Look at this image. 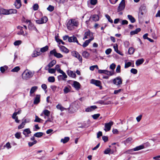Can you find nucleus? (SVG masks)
I'll return each instance as SVG.
<instances>
[{
    "mask_svg": "<svg viewBox=\"0 0 160 160\" xmlns=\"http://www.w3.org/2000/svg\"><path fill=\"white\" fill-rule=\"evenodd\" d=\"M34 72L28 69L25 70L22 74V78L24 80H28L32 78L34 74Z\"/></svg>",
    "mask_w": 160,
    "mask_h": 160,
    "instance_id": "obj_1",
    "label": "nucleus"
},
{
    "mask_svg": "<svg viewBox=\"0 0 160 160\" xmlns=\"http://www.w3.org/2000/svg\"><path fill=\"white\" fill-rule=\"evenodd\" d=\"M78 25V21L73 19L70 20L67 24L68 28L69 30H72L74 28V26L77 27Z\"/></svg>",
    "mask_w": 160,
    "mask_h": 160,
    "instance_id": "obj_2",
    "label": "nucleus"
},
{
    "mask_svg": "<svg viewBox=\"0 0 160 160\" xmlns=\"http://www.w3.org/2000/svg\"><path fill=\"white\" fill-rule=\"evenodd\" d=\"M17 10L15 9H5L3 8L0 9V12L1 14L8 15L12 13H16Z\"/></svg>",
    "mask_w": 160,
    "mask_h": 160,
    "instance_id": "obj_3",
    "label": "nucleus"
},
{
    "mask_svg": "<svg viewBox=\"0 0 160 160\" xmlns=\"http://www.w3.org/2000/svg\"><path fill=\"white\" fill-rule=\"evenodd\" d=\"M112 82L114 84L116 85L118 87L122 84V80L121 77H118L113 79Z\"/></svg>",
    "mask_w": 160,
    "mask_h": 160,
    "instance_id": "obj_4",
    "label": "nucleus"
},
{
    "mask_svg": "<svg viewBox=\"0 0 160 160\" xmlns=\"http://www.w3.org/2000/svg\"><path fill=\"white\" fill-rule=\"evenodd\" d=\"M71 55L77 58L79 61L82 62V58L80 54L77 51H72L71 52Z\"/></svg>",
    "mask_w": 160,
    "mask_h": 160,
    "instance_id": "obj_5",
    "label": "nucleus"
},
{
    "mask_svg": "<svg viewBox=\"0 0 160 160\" xmlns=\"http://www.w3.org/2000/svg\"><path fill=\"white\" fill-rule=\"evenodd\" d=\"M77 110V108L75 102L72 103L69 108V111L71 113H74Z\"/></svg>",
    "mask_w": 160,
    "mask_h": 160,
    "instance_id": "obj_6",
    "label": "nucleus"
},
{
    "mask_svg": "<svg viewBox=\"0 0 160 160\" xmlns=\"http://www.w3.org/2000/svg\"><path fill=\"white\" fill-rule=\"evenodd\" d=\"M113 124V122L110 121L109 122L105 124V128L104 130L106 132L110 130L111 126Z\"/></svg>",
    "mask_w": 160,
    "mask_h": 160,
    "instance_id": "obj_7",
    "label": "nucleus"
},
{
    "mask_svg": "<svg viewBox=\"0 0 160 160\" xmlns=\"http://www.w3.org/2000/svg\"><path fill=\"white\" fill-rule=\"evenodd\" d=\"M144 146L143 145H140L139 146H137L132 149L128 150V151H126L125 152V153H130L131 151H138L144 148Z\"/></svg>",
    "mask_w": 160,
    "mask_h": 160,
    "instance_id": "obj_8",
    "label": "nucleus"
},
{
    "mask_svg": "<svg viewBox=\"0 0 160 160\" xmlns=\"http://www.w3.org/2000/svg\"><path fill=\"white\" fill-rule=\"evenodd\" d=\"M125 7V2L123 1H121L119 4L118 8V12L122 11L124 9Z\"/></svg>",
    "mask_w": 160,
    "mask_h": 160,
    "instance_id": "obj_9",
    "label": "nucleus"
},
{
    "mask_svg": "<svg viewBox=\"0 0 160 160\" xmlns=\"http://www.w3.org/2000/svg\"><path fill=\"white\" fill-rule=\"evenodd\" d=\"M92 32H91L89 30H88L84 33L83 39H86L89 38H92Z\"/></svg>",
    "mask_w": 160,
    "mask_h": 160,
    "instance_id": "obj_10",
    "label": "nucleus"
},
{
    "mask_svg": "<svg viewBox=\"0 0 160 160\" xmlns=\"http://www.w3.org/2000/svg\"><path fill=\"white\" fill-rule=\"evenodd\" d=\"M68 42H76L78 44H81L78 42L76 37L73 36L68 38Z\"/></svg>",
    "mask_w": 160,
    "mask_h": 160,
    "instance_id": "obj_11",
    "label": "nucleus"
},
{
    "mask_svg": "<svg viewBox=\"0 0 160 160\" xmlns=\"http://www.w3.org/2000/svg\"><path fill=\"white\" fill-rule=\"evenodd\" d=\"M72 86L76 90H78L80 88L81 85L79 82H78L74 81Z\"/></svg>",
    "mask_w": 160,
    "mask_h": 160,
    "instance_id": "obj_12",
    "label": "nucleus"
},
{
    "mask_svg": "<svg viewBox=\"0 0 160 160\" xmlns=\"http://www.w3.org/2000/svg\"><path fill=\"white\" fill-rule=\"evenodd\" d=\"M91 83L97 86H101V82L100 81L92 79L91 80Z\"/></svg>",
    "mask_w": 160,
    "mask_h": 160,
    "instance_id": "obj_13",
    "label": "nucleus"
},
{
    "mask_svg": "<svg viewBox=\"0 0 160 160\" xmlns=\"http://www.w3.org/2000/svg\"><path fill=\"white\" fill-rule=\"evenodd\" d=\"M59 73L62 74V75H59L58 77H60L63 80H65L67 78V76L66 73L62 70H59Z\"/></svg>",
    "mask_w": 160,
    "mask_h": 160,
    "instance_id": "obj_14",
    "label": "nucleus"
},
{
    "mask_svg": "<svg viewBox=\"0 0 160 160\" xmlns=\"http://www.w3.org/2000/svg\"><path fill=\"white\" fill-rule=\"evenodd\" d=\"M60 50L62 52L67 53L69 52V50L65 47L62 45H60L59 46Z\"/></svg>",
    "mask_w": 160,
    "mask_h": 160,
    "instance_id": "obj_15",
    "label": "nucleus"
},
{
    "mask_svg": "<svg viewBox=\"0 0 160 160\" xmlns=\"http://www.w3.org/2000/svg\"><path fill=\"white\" fill-rule=\"evenodd\" d=\"M31 133V132L29 128L25 129L23 132V134L25 136V137H28V135Z\"/></svg>",
    "mask_w": 160,
    "mask_h": 160,
    "instance_id": "obj_16",
    "label": "nucleus"
},
{
    "mask_svg": "<svg viewBox=\"0 0 160 160\" xmlns=\"http://www.w3.org/2000/svg\"><path fill=\"white\" fill-rule=\"evenodd\" d=\"M97 108V107L96 106H92L90 107L87 108H86L85 111L86 112H92L95 109Z\"/></svg>",
    "mask_w": 160,
    "mask_h": 160,
    "instance_id": "obj_17",
    "label": "nucleus"
},
{
    "mask_svg": "<svg viewBox=\"0 0 160 160\" xmlns=\"http://www.w3.org/2000/svg\"><path fill=\"white\" fill-rule=\"evenodd\" d=\"M40 95H37L34 100L33 103L35 104H38L40 102Z\"/></svg>",
    "mask_w": 160,
    "mask_h": 160,
    "instance_id": "obj_18",
    "label": "nucleus"
},
{
    "mask_svg": "<svg viewBox=\"0 0 160 160\" xmlns=\"http://www.w3.org/2000/svg\"><path fill=\"white\" fill-rule=\"evenodd\" d=\"M94 39L93 38H90L88 40H86L83 43L82 45V47L83 48L86 47L89 44V43Z\"/></svg>",
    "mask_w": 160,
    "mask_h": 160,
    "instance_id": "obj_19",
    "label": "nucleus"
},
{
    "mask_svg": "<svg viewBox=\"0 0 160 160\" xmlns=\"http://www.w3.org/2000/svg\"><path fill=\"white\" fill-rule=\"evenodd\" d=\"M14 5L17 8H20L21 6L20 0H16V2L14 3Z\"/></svg>",
    "mask_w": 160,
    "mask_h": 160,
    "instance_id": "obj_20",
    "label": "nucleus"
},
{
    "mask_svg": "<svg viewBox=\"0 0 160 160\" xmlns=\"http://www.w3.org/2000/svg\"><path fill=\"white\" fill-rule=\"evenodd\" d=\"M23 27L20 26H18L17 28L20 30L19 32H18V34L19 35H22L24 36L27 35V33H26L25 34H24V32L22 29Z\"/></svg>",
    "mask_w": 160,
    "mask_h": 160,
    "instance_id": "obj_21",
    "label": "nucleus"
},
{
    "mask_svg": "<svg viewBox=\"0 0 160 160\" xmlns=\"http://www.w3.org/2000/svg\"><path fill=\"white\" fill-rule=\"evenodd\" d=\"M56 61L55 60H52L50 62L48 66L45 67V69L46 70H47V67H48L49 68H51L54 65L56 64Z\"/></svg>",
    "mask_w": 160,
    "mask_h": 160,
    "instance_id": "obj_22",
    "label": "nucleus"
},
{
    "mask_svg": "<svg viewBox=\"0 0 160 160\" xmlns=\"http://www.w3.org/2000/svg\"><path fill=\"white\" fill-rule=\"evenodd\" d=\"M29 122V121L28 122H26V119L24 120V121H23L22 123L19 125L18 126V129H20L23 128L24 127V126L25 125L26 123Z\"/></svg>",
    "mask_w": 160,
    "mask_h": 160,
    "instance_id": "obj_23",
    "label": "nucleus"
},
{
    "mask_svg": "<svg viewBox=\"0 0 160 160\" xmlns=\"http://www.w3.org/2000/svg\"><path fill=\"white\" fill-rule=\"evenodd\" d=\"M67 74L70 77L73 78H75L76 77V74L73 71H67Z\"/></svg>",
    "mask_w": 160,
    "mask_h": 160,
    "instance_id": "obj_24",
    "label": "nucleus"
},
{
    "mask_svg": "<svg viewBox=\"0 0 160 160\" xmlns=\"http://www.w3.org/2000/svg\"><path fill=\"white\" fill-rule=\"evenodd\" d=\"M144 60L143 58L139 59L136 62V64L137 66H138L142 64L144 62Z\"/></svg>",
    "mask_w": 160,
    "mask_h": 160,
    "instance_id": "obj_25",
    "label": "nucleus"
},
{
    "mask_svg": "<svg viewBox=\"0 0 160 160\" xmlns=\"http://www.w3.org/2000/svg\"><path fill=\"white\" fill-rule=\"evenodd\" d=\"M71 87L68 86V87H65L63 89L64 93L66 94L70 92L71 91Z\"/></svg>",
    "mask_w": 160,
    "mask_h": 160,
    "instance_id": "obj_26",
    "label": "nucleus"
},
{
    "mask_svg": "<svg viewBox=\"0 0 160 160\" xmlns=\"http://www.w3.org/2000/svg\"><path fill=\"white\" fill-rule=\"evenodd\" d=\"M91 19H92L93 21L96 22L99 20V17L98 15H94L91 18Z\"/></svg>",
    "mask_w": 160,
    "mask_h": 160,
    "instance_id": "obj_27",
    "label": "nucleus"
},
{
    "mask_svg": "<svg viewBox=\"0 0 160 160\" xmlns=\"http://www.w3.org/2000/svg\"><path fill=\"white\" fill-rule=\"evenodd\" d=\"M141 29L140 28H137L135 30L132 31L130 32L131 35H133L137 34L138 32L140 31Z\"/></svg>",
    "mask_w": 160,
    "mask_h": 160,
    "instance_id": "obj_28",
    "label": "nucleus"
},
{
    "mask_svg": "<svg viewBox=\"0 0 160 160\" xmlns=\"http://www.w3.org/2000/svg\"><path fill=\"white\" fill-rule=\"evenodd\" d=\"M128 18L132 23H134L135 22V19L132 15H128Z\"/></svg>",
    "mask_w": 160,
    "mask_h": 160,
    "instance_id": "obj_29",
    "label": "nucleus"
},
{
    "mask_svg": "<svg viewBox=\"0 0 160 160\" xmlns=\"http://www.w3.org/2000/svg\"><path fill=\"white\" fill-rule=\"evenodd\" d=\"M97 2V0H90L89 1H88V5H89V3L91 5H95Z\"/></svg>",
    "mask_w": 160,
    "mask_h": 160,
    "instance_id": "obj_30",
    "label": "nucleus"
},
{
    "mask_svg": "<svg viewBox=\"0 0 160 160\" xmlns=\"http://www.w3.org/2000/svg\"><path fill=\"white\" fill-rule=\"evenodd\" d=\"M38 88V87L36 86L32 87L30 91V94L33 93L37 90Z\"/></svg>",
    "mask_w": 160,
    "mask_h": 160,
    "instance_id": "obj_31",
    "label": "nucleus"
},
{
    "mask_svg": "<svg viewBox=\"0 0 160 160\" xmlns=\"http://www.w3.org/2000/svg\"><path fill=\"white\" fill-rule=\"evenodd\" d=\"M69 140V138L68 137H65L64 139H62L61 141L63 143H65L68 142Z\"/></svg>",
    "mask_w": 160,
    "mask_h": 160,
    "instance_id": "obj_32",
    "label": "nucleus"
},
{
    "mask_svg": "<svg viewBox=\"0 0 160 160\" xmlns=\"http://www.w3.org/2000/svg\"><path fill=\"white\" fill-rule=\"evenodd\" d=\"M48 49V46H46L45 47H43L42 48H41L40 49V52H45L47 51Z\"/></svg>",
    "mask_w": 160,
    "mask_h": 160,
    "instance_id": "obj_33",
    "label": "nucleus"
},
{
    "mask_svg": "<svg viewBox=\"0 0 160 160\" xmlns=\"http://www.w3.org/2000/svg\"><path fill=\"white\" fill-rule=\"evenodd\" d=\"M82 56L85 58H87L89 56V54L87 51H84L82 53Z\"/></svg>",
    "mask_w": 160,
    "mask_h": 160,
    "instance_id": "obj_34",
    "label": "nucleus"
},
{
    "mask_svg": "<svg viewBox=\"0 0 160 160\" xmlns=\"http://www.w3.org/2000/svg\"><path fill=\"white\" fill-rule=\"evenodd\" d=\"M43 113L46 116L49 117L50 115V112L48 110H45L43 111Z\"/></svg>",
    "mask_w": 160,
    "mask_h": 160,
    "instance_id": "obj_35",
    "label": "nucleus"
},
{
    "mask_svg": "<svg viewBox=\"0 0 160 160\" xmlns=\"http://www.w3.org/2000/svg\"><path fill=\"white\" fill-rule=\"evenodd\" d=\"M43 135V133L42 132H38L34 134V136L38 138L41 137Z\"/></svg>",
    "mask_w": 160,
    "mask_h": 160,
    "instance_id": "obj_36",
    "label": "nucleus"
},
{
    "mask_svg": "<svg viewBox=\"0 0 160 160\" xmlns=\"http://www.w3.org/2000/svg\"><path fill=\"white\" fill-rule=\"evenodd\" d=\"M56 108L58 109H59L61 111H63L65 108L62 106L60 104H58L56 106Z\"/></svg>",
    "mask_w": 160,
    "mask_h": 160,
    "instance_id": "obj_37",
    "label": "nucleus"
},
{
    "mask_svg": "<svg viewBox=\"0 0 160 160\" xmlns=\"http://www.w3.org/2000/svg\"><path fill=\"white\" fill-rule=\"evenodd\" d=\"M41 21L42 22V24L46 23L48 21V18L44 16L42 18Z\"/></svg>",
    "mask_w": 160,
    "mask_h": 160,
    "instance_id": "obj_38",
    "label": "nucleus"
},
{
    "mask_svg": "<svg viewBox=\"0 0 160 160\" xmlns=\"http://www.w3.org/2000/svg\"><path fill=\"white\" fill-rule=\"evenodd\" d=\"M134 52V49L132 47L130 48L128 50V52L129 54H132Z\"/></svg>",
    "mask_w": 160,
    "mask_h": 160,
    "instance_id": "obj_39",
    "label": "nucleus"
},
{
    "mask_svg": "<svg viewBox=\"0 0 160 160\" xmlns=\"http://www.w3.org/2000/svg\"><path fill=\"white\" fill-rule=\"evenodd\" d=\"M20 68L18 67H16L11 70L12 72H18L20 70Z\"/></svg>",
    "mask_w": 160,
    "mask_h": 160,
    "instance_id": "obj_40",
    "label": "nucleus"
},
{
    "mask_svg": "<svg viewBox=\"0 0 160 160\" xmlns=\"http://www.w3.org/2000/svg\"><path fill=\"white\" fill-rule=\"evenodd\" d=\"M28 27V29L30 30L34 29V28H35V27L34 26L33 24L32 23V22L29 23Z\"/></svg>",
    "mask_w": 160,
    "mask_h": 160,
    "instance_id": "obj_41",
    "label": "nucleus"
},
{
    "mask_svg": "<svg viewBox=\"0 0 160 160\" xmlns=\"http://www.w3.org/2000/svg\"><path fill=\"white\" fill-rule=\"evenodd\" d=\"M51 88L53 91H58L59 90L57 89L58 87L55 85H53L51 86Z\"/></svg>",
    "mask_w": 160,
    "mask_h": 160,
    "instance_id": "obj_42",
    "label": "nucleus"
},
{
    "mask_svg": "<svg viewBox=\"0 0 160 160\" xmlns=\"http://www.w3.org/2000/svg\"><path fill=\"white\" fill-rule=\"evenodd\" d=\"M15 136L16 138L18 139L20 138L21 137V133L20 132H17L15 134Z\"/></svg>",
    "mask_w": 160,
    "mask_h": 160,
    "instance_id": "obj_43",
    "label": "nucleus"
},
{
    "mask_svg": "<svg viewBox=\"0 0 160 160\" xmlns=\"http://www.w3.org/2000/svg\"><path fill=\"white\" fill-rule=\"evenodd\" d=\"M4 148H6L9 149L11 148V146L9 142L7 143L4 146Z\"/></svg>",
    "mask_w": 160,
    "mask_h": 160,
    "instance_id": "obj_44",
    "label": "nucleus"
},
{
    "mask_svg": "<svg viewBox=\"0 0 160 160\" xmlns=\"http://www.w3.org/2000/svg\"><path fill=\"white\" fill-rule=\"evenodd\" d=\"M48 80L50 82H54L55 81V78L54 77H49L48 79Z\"/></svg>",
    "mask_w": 160,
    "mask_h": 160,
    "instance_id": "obj_45",
    "label": "nucleus"
},
{
    "mask_svg": "<svg viewBox=\"0 0 160 160\" xmlns=\"http://www.w3.org/2000/svg\"><path fill=\"white\" fill-rule=\"evenodd\" d=\"M123 91V89H119L114 91L113 93L115 94H118L120 93L122 91Z\"/></svg>",
    "mask_w": 160,
    "mask_h": 160,
    "instance_id": "obj_46",
    "label": "nucleus"
},
{
    "mask_svg": "<svg viewBox=\"0 0 160 160\" xmlns=\"http://www.w3.org/2000/svg\"><path fill=\"white\" fill-rule=\"evenodd\" d=\"M47 9L48 11L50 12H52L54 9V7L53 6L50 5L47 8Z\"/></svg>",
    "mask_w": 160,
    "mask_h": 160,
    "instance_id": "obj_47",
    "label": "nucleus"
},
{
    "mask_svg": "<svg viewBox=\"0 0 160 160\" xmlns=\"http://www.w3.org/2000/svg\"><path fill=\"white\" fill-rule=\"evenodd\" d=\"M130 72L131 73L136 74L138 72V70L135 68H132L130 70Z\"/></svg>",
    "mask_w": 160,
    "mask_h": 160,
    "instance_id": "obj_48",
    "label": "nucleus"
},
{
    "mask_svg": "<svg viewBox=\"0 0 160 160\" xmlns=\"http://www.w3.org/2000/svg\"><path fill=\"white\" fill-rule=\"evenodd\" d=\"M57 52L55 49H54L53 50L51 51L50 52V55H53L54 56H55V55L57 53Z\"/></svg>",
    "mask_w": 160,
    "mask_h": 160,
    "instance_id": "obj_49",
    "label": "nucleus"
},
{
    "mask_svg": "<svg viewBox=\"0 0 160 160\" xmlns=\"http://www.w3.org/2000/svg\"><path fill=\"white\" fill-rule=\"evenodd\" d=\"M105 16L106 18L108 19V21L111 23L113 22L112 20L111 19L110 17L108 15L106 14Z\"/></svg>",
    "mask_w": 160,
    "mask_h": 160,
    "instance_id": "obj_50",
    "label": "nucleus"
},
{
    "mask_svg": "<svg viewBox=\"0 0 160 160\" xmlns=\"http://www.w3.org/2000/svg\"><path fill=\"white\" fill-rule=\"evenodd\" d=\"M132 63L130 62H125L124 68H127L128 67L131 66Z\"/></svg>",
    "mask_w": 160,
    "mask_h": 160,
    "instance_id": "obj_51",
    "label": "nucleus"
},
{
    "mask_svg": "<svg viewBox=\"0 0 160 160\" xmlns=\"http://www.w3.org/2000/svg\"><path fill=\"white\" fill-rule=\"evenodd\" d=\"M40 54V53L39 52H34L32 56L33 57H36L39 56Z\"/></svg>",
    "mask_w": 160,
    "mask_h": 160,
    "instance_id": "obj_52",
    "label": "nucleus"
},
{
    "mask_svg": "<svg viewBox=\"0 0 160 160\" xmlns=\"http://www.w3.org/2000/svg\"><path fill=\"white\" fill-rule=\"evenodd\" d=\"M42 120L39 118L38 116H35V119L34 120L35 122H40Z\"/></svg>",
    "mask_w": 160,
    "mask_h": 160,
    "instance_id": "obj_53",
    "label": "nucleus"
},
{
    "mask_svg": "<svg viewBox=\"0 0 160 160\" xmlns=\"http://www.w3.org/2000/svg\"><path fill=\"white\" fill-rule=\"evenodd\" d=\"M22 43V41L21 40H17L15 41L14 43V44L15 46H18L20 45Z\"/></svg>",
    "mask_w": 160,
    "mask_h": 160,
    "instance_id": "obj_54",
    "label": "nucleus"
},
{
    "mask_svg": "<svg viewBox=\"0 0 160 160\" xmlns=\"http://www.w3.org/2000/svg\"><path fill=\"white\" fill-rule=\"evenodd\" d=\"M63 56V55L61 53L57 52L55 57H56L57 58H62Z\"/></svg>",
    "mask_w": 160,
    "mask_h": 160,
    "instance_id": "obj_55",
    "label": "nucleus"
},
{
    "mask_svg": "<svg viewBox=\"0 0 160 160\" xmlns=\"http://www.w3.org/2000/svg\"><path fill=\"white\" fill-rule=\"evenodd\" d=\"M38 7L39 6L38 4H35L33 5L32 8L33 9L34 11H36L38 9Z\"/></svg>",
    "mask_w": 160,
    "mask_h": 160,
    "instance_id": "obj_56",
    "label": "nucleus"
},
{
    "mask_svg": "<svg viewBox=\"0 0 160 160\" xmlns=\"http://www.w3.org/2000/svg\"><path fill=\"white\" fill-rule=\"evenodd\" d=\"M100 116V114L98 113L92 115V117L94 119H96Z\"/></svg>",
    "mask_w": 160,
    "mask_h": 160,
    "instance_id": "obj_57",
    "label": "nucleus"
},
{
    "mask_svg": "<svg viewBox=\"0 0 160 160\" xmlns=\"http://www.w3.org/2000/svg\"><path fill=\"white\" fill-rule=\"evenodd\" d=\"M37 141L36 140H34L32 142H29L28 143V145L29 147H31L33 145L37 143Z\"/></svg>",
    "mask_w": 160,
    "mask_h": 160,
    "instance_id": "obj_58",
    "label": "nucleus"
},
{
    "mask_svg": "<svg viewBox=\"0 0 160 160\" xmlns=\"http://www.w3.org/2000/svg\"><path fill=\"white\" fill-rule=\"evenodd\" d=\"M48 72L50 73H54L55 72V69L53 68H50L48 70Z\"/></svg>",
    "mask_w": 160,
    "mask_h": 160,
    "instance_id": "obj_59",
    "label": "nucleus"
},
{
    "mask_svg": "<svg viewBox=\"0 0 160 160\" xmlns=\"http://www.w3.org/2000/svg\"><path fill=\"white\" fill-rule=\"evenodd\" d=\"M55 71L57 70L58 72L59 73V70H62L60 69V66L59 65H57L55 66Z\"/></svg>",
    "mask_w": 160,
    "mask_h": 160,
    "instance_id": "obj_60",
    "label": "nucleus"
},
{
    "mask_svg": "<svg viewBox=\"0 0 160 160\" xmlns=\"http://www.w3.org/2000/svg\"><path fill=\"white\" fill-rule=\"evenodd\" d=\"M113 48L114 49L115 51L119 53V51L118 50V45L116 44V45H115L113 46Z\"/></svg>",
    "mask_w": 160,
    "mask_h": 160,
    "instance_id": "obj_61",
    "label": "nucleus"
},
{
    "mask_svg": "<svg viewBox=\"0 0 160 160\" xmlns=\"http://www.w3.org/2000/svg\"><path fill=\"white\" fill-rule=\"evenodd\" d=\"M111 149L109 148H108L104 151V153L105 154H109V152H110Z\"/></svg>",
    "mask_w": 160,
    "mask_h": 160,
    "instance_id": "obj_62",
    "label": "nucleus"
},
{
    "mask_svg": "<svg viewBox=\"0 0 160 160\" xmlns=\"http://www.w3.org/2000/svg\"><path fill=\"white\" fill-rule=\"evenodd\" d=\"M120 68H121L120 66V65H118L117 66L116 69V72L117 73L120 72H121Z\"/></svg>",
    "mask_w": 160,
    "mask_h": 160,
    "instance_id": "obj_63",
    "label": "nucleus"
},
{
    "mask_svg": "<svg viewBox=\"0 0 160 160\" xmlns=\"http://www.w3.org/2000/svg\"><path fill=\"white\" fill-rule=\"evenodd\" d=\"M112 50V49L111 48L108 49L106 50L105 53L107 55H108L111 52Z\"/></svg>",
    "mask_w": 160,
    "mask_h": 160,
    "instance_id": "obj_64",
    "label": "nucleus"
}]
</instances>
